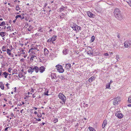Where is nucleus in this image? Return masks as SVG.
Here are the masks:
<instances>
[{
  "instance_id": "4c0bfd02",
  "label": "nucleus",
  "mask_w": 131,
  "mask_h": 131,
  "mask_svg": "<svg viewBox=\"0 0 131 131\" xmlns=\"http://www.w3.org/2000/svg\"><path fill=\"white\" fill-rule=\"evenodd\" d=\"M9 84H8V83H7L6 84V85L7 86V88L6 89H8L9 88Z\"/></svg>"
},
{
  "instance_id": "79ce46f5",
  "label": "nucleus",
  "mask_w": 131,
  "mask_h": 131,
  "mask_svg": "<svg viewBox=\"0 0 131 131\" xmlns=\"http://www.w3.org/2000/svg\"><path fill=\"white\" fill-rule=\"evenodd\" d=\"M83 106L84 107H88V104H85V103H84Z\"/></svg>"
},
{
  "instance_id": "69168bd1",
  "label": "nucleus",
  "mask_w": 131,
  "mask_h": 131,
  "mask_svg": "<svg viewBox=\"0 0 131 131\" xmlns=\"http://www.w3.org/2000/svg\"><path fill=\"white\" fill-rule=\"evenodd\" d=\"M14 89H15V92L16 91V87H15L14 88Z\"/></svg>"
},
{
  "instance_id": "473e14b6",
  "label": "nucleus",
  "mask_w": 131,
  "mask_h": 131,
  "mask_svg": "<svg viewBox=\"0 0 131 131\" xmlns=\"http://www.w3.org/2000/svg\"><path fill=\"white\" fill-rule=\"evenodd\" d=\"M128 101L129 103L131 102V96H129L128 97Z\"/></svg>"
},
{
  "instance_id": "20e7f679",
  "label": "nucleus",
  "mask_w": 131,
  "mask_h": 131,
  "mask_svg": "<svg viewBox=\"0 0 131 131\" xmlns=\"http://www.w3.org/2000/svg\"><path fill=\"white\" fill-rule=\"evenodd\" d=\"M57 69L58 71L60 73H62L64 71V70L63 69L62 66L59 64H58L56 66Z\"/></svg>"
},
{
  "instance_id": "4d7b16f0",
  "label": "nucleus",
  "mask_w": 131,
  "mask_h": 131,
  "mask_svg": "<svg viewBox=\"0 0 131 131\" xmlns=\"http://www.w3.org/2000/svg\"><path fill=\"white\" fill-rule=\"evenodd\" d=\"M41 28H39V29L38 30V31H41Z\"/></svg>"
},
{
  "instance_id": "680f3d73",
  "label": "nucleus",
  "mask_w": 131,
  "mask_h": 131,
  "mask_svg": "<svg viewBox=\"0 0 131 131\" xmlns=\"http://www.w3.org/2000/svg\"><path fill=\"white\" fill-rule=\"evenodd\" d=\"M128 106L129 107H131V104H128Z\"/></svg>"
},
{
  "instance_id": "4be33fe9",
  "label": "nucleus",
  "mask_w": 131,
  "mask_h": 131,
  "mask_svg": "<svg viewBox=\"0 0 131 131\" xmlns=\"http://www.w3.org/2000/svg\"><path fill=\"white\" fill-rule=\"evenodd\" d=\"M56 37L57 36H53V37L52 38H51V39L52 41H55L56 39Z\"/></svg>"
},
{
  "instance_id": "09e8293b",
  "label": "nucleus",
  "mask_w": 131,
  "mask_h": 131,
  "mask_svg": "<svg viewBox=\"0 0 131 131\" xmlns=\"http://www.w3.org/2000/svg\"><path fill=\"white\" fill-rule=\"evenodd\" d=\"M36 121H41V119L40 118H38L36 119Z\"/></svg>"
},
{
  "instance_id": "603ef678",
  "label": "nucleus",
  "mask_w": 131,
  "mask_h": 131,
  "mask_svg": "<svg viewBox=\"0 0 131 131\" xmlns=\"http://www.w3.org/2000/svg\"><path fill=\"white\" fill-rule=\"evenodd\" d=\"M22 105V104H21V103H18V105H17L18 106H21V105Z\"/></svg>"
},
{
  "instance_id": "e433bc0d",
  "label": "nucleus",
  "mask_w": 131,
  "mask_h": 131,
  "mask_svg": "<svg viewBox=\"0 0 131 131\" xmlns=\"http://www.w3.org/2000/svg\"><path fill=\"white\" fill-rule=\"evenodd\" d=\"M58 121V119L57 118H55L53 120V122L54 123H56V122H57Z\"/></svg>"
},
{
  "instance_id": "338daca9",
  "label": "nucleus",
  "mask_w": 131,
  "mask_h": 131,
  "mask_svg": "<svg viewBox=\"0 0 131 131\" xmlns=\"http://www.w3.org/2000/svg\"><path fill=\"white\" fill-rule=\"evenodd\" d=\"M47 3H46L45 4V6H44V7H46L47 6Z\"/></svg>"
},
{
  "instance_id": "5fc2aeb1",
  "label": "nucleus",
  "mask_w": 131,
  "mask_h": 131,
  "mask_svg": "<svg viewBox=\"0 0 131 131\" xmlns=\"http://www.w3.org/2000/svg\"><path fill=\"white\" fill-rule=\"evenodd\" d=\"M34 109L35 110H36L37 109V108L36 107H34L33 110H34Z\"/></svg>"
},
{
  "instance_id": "a18cd8bd",
  "label": "nucleus",
  "mask_w": 131,
  "mask_h": 131,
  "mask_svg": "<svg viewBox=\"0 0 131 131\" xmlns=\"http://www.w3.org/2000/svg\"><path fill=\"white\" fill-rule=\"evenodd\" d=\"M21 15H23V17H20V18H21V19H24V14H21Z\"/></svg>"
},
{
  "instance_id": "9b49d317",
  "label": "nucleus",
  "mask_w": 131,
  "mask_h": 131,
  "mask_svg": "<svg viewBox=\"0 0 131 131\" xmlns=\"http://www.w3.org/2000/svg\"><path fill=\"white\" fill-rule=\"evenodd\" d=\"M77 25L75 24H73V25H71V27L73 29V30H75L77 31Z\"/></svg>"
},
{
  "instance_id": "c9c22d12",
  "label": "nucleus",
  "mask_w": 131,
  "mask_h": 131,
  "mask_svg": "<svg viewBox=\"0 0 131 131\" xmlns=\"http://www.w3.org/2000/svg\"><path fill=\"white\" fill-rule=\"evenodd\" d=\"M21 15H17L15 17L16 18V19H17V18H18V17H21Z\"/></svg>"
},
{
  "instance_id": "2f4dec72",
  "label": "nucleus",
  "mask_w": 131,
  "mask_h": 131,
  "mask_svg": "<svg viewBox=\"0 0 131 131\" xmlns=\"http://www.w3.org/2000/svg\"><path fill=\"white\" fill-rule=\"evenodd\" d=\"M5 25V21L2 22L1 24H0V26H3L4 25Z\"/></svg>"
},
{
  "instance_id": "6e6d98bb",
  "label": "nucleus",
  "mask_w": 131,
  "mask_h": 131,
  "mask_svg": "<svg viewBox=\"0 0 131 131\" xmlns=\"http://www.w3.org/2000/svg\"><path fill=\"white\" fill-rule=\"evenodd\" d=\"M113 82V81L112 80H111L110 81V82L109 83L111 84V83H112Z\"/></svg>"
},
{
  "instance_id": "f257e3e1",
  "label": "nucleus",
  "mask_w": 131,
  "mask_h": 131,
  "mask_svg": "<svg viewBox=\"0 0 131 131\" xmlns=\"http://www.w3.org/2000/svg\"><path fill=\"white\" fill-rule=\"evenodd\" d=\"M114 14L116 18L119 20H122V18L121 13V12L118 8H116L114 10Z\"/></svg>"
},
{
  "instance_id": "393cba45",
  "label": "nucleus",
  "mask_w": 131,
  "mask_h": 131,
  "mask_svg": "<svg viewBox=\"0 0 131 131\" xmlns=\"http://www.w3.org/2000/svg\"><path fill=\"white\" fill-rule=\"evenodd\" d=\"M49 91L47 90H46L44 92V94L45 95H49L48 94Z\"/></svg>"
},
{
  "instance_id": "c756f323",
  "label": "nucleus",
  "mask_w": 131,
  "mask_h": 131,
  "mask_svg": "<svg viewBox=\"0 0 131 131\" xmlns=\"http://www.w3.org/2000/svg\"><path fill=\"white\" fill-rule=\"evenodd\" d=\"M116 117L118 118H121L123 117V115H116Z\"/></svg>"
},
{
  "instance_id": "f03ea898",
  "label": "nucleus",
  "mask_w": 131,
  "mask_h": 131,
  "mask_svg": "<svg viewBox=\"0 0 131 131\" xmlns=\"http://www.w3.org/2000/svg\"><path fill=\"white\" fill-rule=\"evenodd\" d=\"M59 98L61 100L62 102L65 103L66 101V97L63 94L61 93H60L58 95Z\"/></svg>"
},
{
  "instance_id": "a878e982",
  "label": "nucleus",
  "mask_w": 131,
  "mask_h": 131,
  "mask_svg": "<svg viewBox=\"0 0 131 131\" xmlns=\"http://www.w3.org/2000/svg\"><path fill=\"white\" fill-rule=\"evenodd\" d=\"M88 129H89L90 131H95L94 129L92 127H89Z\"/></svg>"
},
{
  "instance_id": "f8f14e48",
  "label": "nucleus",
  "mask_w": 131,
  "mask_h": 131,
  "mask_svg": "<svg viewBox=\"0 0 131 131\" xmlns=\"http://www.w3.org/2000/svg\"><path fill=\"white\" fill-rule=\"evenodd\" d=\"M7 46H4L2 47V50L3 51H7Z\"/></svg>"
},
{
  "instance_id": "de8ad7c7",
  "label": "nucleus",
  "mask_w": 131,
  "mask_h": 131,
  "mask_svg": "<svg viewBox=\"0 0 131 131\" xmlns=\"http://www.w3.org/2000/svg\"><path fill=\"white\" fill-rule=\"evenodd\" d=\"M104 55L105 56H108V54L107 53H104Z\"/></svg>"
},
{
  "instance_id": "6e6552de",
  "label": "nucleus",
  "mask_w": 131,
  "mask_h": 131,
  "mask_svg": "<svg viewBox=\"0 0 131 131\" xmlns=\"http://www.w3.org/2000/svg\"><path fill=\"white\" fill-rule=\"evenodd\" d=\"M34 71L35 70V72L36 73H37L39 71V68L37 66H33Z\"/></svg>"
},
{
  "instance_id": "a211bd4d",
  "label": "nucleus",
  "mask_w": 131,
  "mask_h": 131,
  "mask_svg": "<svg viewBox=\"0 0 131 131\" xmlns=\"http://www.w3.org/2000/svg\"><path fill=\"white\" fill-rule=\"evenodd\" d=\"M107 121L106 120H105L104 121L102 125V127L103 128H104L105 125H106L107 123Z\"/></svg>"
},
{
  "instance_id": "7c9ffc66",
  "label": "nucleus",
  "mask_w": 131,
  "mask_h": 131,
  "mask_svg": "<svg viewBox=\"0 0 131 131\" xmlns=\"http://www.w3.org/2000/svg\"><path fill=\"white\" fill-rule=\"evenodd\" d=\"M116 59L117 61H119V56L118 55H116Z\"/></svg>"
},
{
  "instance_id": "e2e57ef3",
  "label": "nucleus",
  "mask_w": 131,
  "mask_h": 131,
  "mask_svg": "<svg viewBox=\"0 0 131 131\" xmlns=\"http://www.w3.org/2000/svg\"><path fill=\"white\" fill-rule=\"evenodd\" d=\"M117 37L118 38H119L120 37V36L119 35H117Z\"/></svg>"
},
{
  "instance_id": "49530a36",
  "label": "nucleus",
  "mask_w": 131,
  "mask_h": 131,
  "mask_svg": "<svg viewBox=\"0 0 131 131\" xmlns=\"http://www.w3.org/2000/svg\"><path fill=\"white\" fill-rule=\"evenodd\" d=\"M10 28L11 27L10 26H8L6 27L7 29H10V30H11V29H10Z\"/></svg>"
},
{
  "instance_id": "f704fd0d",
  "label": "nucleus",
  "mask_w": 131,
  "mask_h": 131,
  "mask_svg": "<svg viewBox=\"0 0 131 131\" xmlns=\"http://www.w3.org/2000/svg\"><path fill=\"white\" fill-rule=\"evenodd\" d=\"M77 30H81V27H80L79 26H77Z\"/></svg>"
},
{
  "instance_id": "ddd939ff",
  "label": "nucleus",
  "mask_w": 131,
  "mask_h": 131,
  "mask_svg": "<svg viewBox=\"0 0 131 131\" xmlns=\"http://www.w3.org/2000/svg\"><path fill=\"white\" fill-rule=\"evenodd\" d=\"M87 14L88 16L90 17H93L94 15L91 12L89 11L88 12Z\"/></svg>"
},
{
  "instance_id": "72a5a7b5",
  "label": "nucleus",
  "mask_w": 131,
  "mask_h": 131,
  "mask_svg": "<svg viewBox=\"0 0 131 131\" xmlns=\"http://www.w3.org/2000/svg\"><path fill=\"white\" fill-rule=\"evenodd\" d=\"M36 49V48H35V47L34 48H31L30 49L29 51V52H32V50H33L34 49Z\"/></svg>"
},
{
  "instance_id": "c03bdc74",
  "label": "nucleus",
  "mask_w": 131,
  "mask_h": 131,
  "mask_svg": "<svg viewBox=\"0 0 131 131\" xmlns=\"http://www.w3.org/2000/svg\"><path fill=\"white\" fill-rule=\"evenodd\" d=\"M88 53L90 55H92L93 53L91 52H88Z\"/></svg>"
},
{
  "instance_id": "13d9d810",
  "label": "nucleus",
  "mask_w": 131,
  "mask_h": 131,
  "mask_svg": "<svg viewBox=\"0 0 131 131\" xmlns=\"http://www.w3.org/2000/svg\"><path fill=\"white\" fill-rule=\"evenodd\" d=\"M8 128V127H6L5 128V131H6V130H7V129Z\"/></svg>"
},
{
  "instance_id": "37998d69",
  "label": "nucleus",
  "mask_w": 131,
  "mask_h": 131,
  "mask_svg": "<svg viewBox=\"0 0 131 131\" xmlns=\"http://www.w3.org/2000/svg\"><path fill=\"white\" fill-rule=\"evenodd\" d=\"M52 41L51 40V38H49V39H48L47 40V42H50Z\"/></svg>"
},
{
  "instance_id": "dca6fc26",
  "label": "nucleus",
  "mask_w": 131,
  "mask_h": 131,
  "mask_svg": "<svg viewBox=\"0 0 131 131\" xmlns=\"http://www.w3.org/2000/svg\"><path fill=\"white\" fill-rule=\"evenodd\" d=\"M12 50H10L9 49H7V53L9 56H10L11 55V51Z\"/></svg>"
},
{
  "instance_id": "3c124183",
  "label": "nucleus",
  "mask_w": 131,
  "mask_h": 131,
  "mask_svg": "<svg viewBox=\"0 0 131 131\" xmlns=\"http://www.w3.org/2000/svg\"><path fill=\"white\" fill-rule=\"evenodd\" d=\"M31 92H34V89H31Z\"/></svg>"
},
{
  "instance_id": "c85d7f7f",
  "label": "nucleus",
  "mask_w": 131,
  "mask_h": 131,
  "mask_svg": "<svg viewBox=\"0 0 131 131\" xmlns=\"http://www.w3.org/2000/svg\"><path fill=\"white\" fill-rule=\"evenodd\" d=\"M16 9L17 11H18L20 9V7L18 5H17V6L16 7Z\"/></svg>"
},
{
  "instance_id": "412c9836",
  "label": "nucleus",
  "mask_w": 131,
  "mask_h": 131,
  "mask_svg": "<svg viewBox=\"0 0 131 131\" xmlns=\"http://www.w3.org/2000/svg\"><path fill=\"white\" fill-rule=\"evenodd\" d=\"M63 54H67L68 53V51L66 49H65L63 50Z\"/></svg>"
},
{
  "instance_id": "39448f33",
  "label": "nucleus",
  "mask_w": 131,
  "mask_h": 131,
  "mask_svg": "<svg viewBox=\"0 0 131 131\" xmlns=\"http://www.w3.org/2000/svg\"><path fill=\"white\" fill-rule=\"evenodd\" d=\"M124 46L126 47H128L131 46V41H126L125 42Z\"/></svg>"
},
{
  "instance_id": "b1692460",
  "label": "nucleus",
  "mask_w": 131,
  "mask_h": 131,
  "mask_svg": "<svg viewBox=\"0 0 131 131\" xmlns=\"http://www.w3.org/2000/svg\"><path fill=\"white\" fill-rule=\"evenodd\" d=\"M32 28L33 27L31 26L30 25L29 26V28H27V30H28L30 31L32 29Z\"/></svg>"
},
{
  "instance_id": "aec40b11",
  "label": "nucleus",
  "mask_w": 131,
  "mask_h": 131,
  "mask_svg": "<svg viewBox=\"0 0 131 131\" xmlns=\"http://www.w3.org/2000/svg\"><path fill=\"white\" fill-rule=\"evenodd\" d=\"M6 33L4 32H2L0 33V35L2 37L5 36Z\"/></svg>"
},
{
  "instance_id": "ea45409f",
  "label": "nucleus",
  "mask_w": 131,
  "mask_h": 131,
  "mask_svg": "<svg viewBox=\"0 0 131 131\" xmlns=\"http://www.w3.org/2000/svg\"><path fill=\"white\" fill-rule=\"evenodd\" d=\"M24 50L23 49H22L20 51V52L21 53V54H24L25 53L24 52Z\"/></svg>"
},
{
  "instance_id": "bb28decb",
  "label": "nucleus",
  "mask_w": 131,
  "mask_h": 131,
  "mask_svg": "<svg viewBox=\"0 0 131 131\" xmlns=\"http://www.w3.org/2000/svg\"><path fill=\"white\" fill-rule=\"evenodd\" d=\"M110 84H107L106 85V88L107 89H111L110 87Z\"/></svg>"
},
{
  "instance_id": "f3484780",
  "label": "nucleus",
  "mask_w": 131,
  "mask_h": 131,
  "mask_svg": "<svg viewBox=\"0 0 131 131\" xmlns=\"http://www.w3.org/2000/svg\"><path fill=\"white\" fill-rule=\"evenodd\" d=\"M0 87L2 90H4V84L2 82H0Z\"/></svg>"
},
{
  "instance_id": "58836bf2",
  "label": "nucleus",
  "mask_w": 131,
  "mask_h": 131,
  "mask_svg": "<svg viewBox=\"0 0 131 131\" xmlns=\"http://www.w3.org/2000/svg\"><path fill=\"white\" fill-rule=\"evenodd\" d=\"M36 56H35L32 55L31 56V58H30V60H33V58H34L35 57H36Z\"/></svg>"
},
{
  "instance_id": "0e129e2a",
  "label": "nucleus",
  "mask_w": 131,
  "mask_h": 131,
  "mask_svg": "<svg viewBox=\"0 0 131 131\" xmlns=\"http://www.w3.org/2000/svg\"><path fill=\"white\" fill-rule=\"evenodd\" d=\"M3 58V56H1V57H0V58L2 59Z\"/></svg>"
},
{
  "instance_id": "bf43d9fd",
  "label": "nucleus",
  "mask_w": 131,
  "mask_h": 131,
  "mask_svg": "<svg viewBox=\"0 0 131 131\" xmlns=\"http://www.w3.org/2000/svg\"><path fill=\"white\" fill-rule=\"evenodd\" d=\"M63 10V8H60V11H62Z\"/></svg>"
},
{
  "instance_id": "a19ab883",
  "label": "nucleus",
  "mask_w": 131,
  "mask_h": 131,
  "mask_svg": "<svg viewBox=\"0 0 131 131\" xmlns=\"http://www.w3.org/2000/svg\"><path fill=\"white\" fill-rule=\"evenodd\" d=\"M12 70V69L10 68H9L8 69V71L9 72H10Z\"/></svg>"
},
{
  "instance_id": "cd10ccee",
  "label": "nucleus",
  "mask_w": 131,
  "mask_h": 131,
  "mask_svg": "<svg viewBox=\"0 0 131 131\" xmlns=\"http://www.w3.org/2000/svg\"><path fill=\"white\" fill-rule=\"evenodd\" d=\"M95 39V37L94 36H92V37L91 38V42H93L94 40Z\"/></svg>"
},
{
  "instance_id": "4468645a",
  "label": "nucleus",
  "mask_w": 131,
  "mask_h": 131,
  "mask_svg": "<svg viewBox=\"0 0 131 131\" xmlns=\"http://www.w3.org/2000/svg\"><path fill=\"white\" fill-rule=\"evenodd\" d=\"M95 78L94 76H92L89 79V81L90 82H91L95 80Z\"/></svg>"
},
{
  "instance_id": "1a4fd4ad",
  "label": "nucleus",
  "mask_w": 131,
  "mask_h": 131,
  "mask_svg": "<svg viewBox=\"0 0 131 131\" xmlns=\"http://www.w3.org/2000/svg\"><path fill=\"white\" fill-rule=\"evenodd\" d=\"M44 52L45 55L47 56L49 53V51L46 48H45L44 49Z\"/></svg>"
},
{
  "instance_id": "7ed1b4c3",
  "label": "nucleus",
  "mask_w": 131,
  "mask_h": 131,
  "mask_svg": "<svg viewBox=\"0 0 131 131\" xmlns=\"http://www.w3.org/2000/svg\"><path fill=\"white\" fill-rule=\"evenodd\" d=\"M120 97H118L114 99L113 101V104L114 105H118L120 101Z\"/></svg>"
},
{
  "instance_id": "423d86ee",
  "label": "nucleus",
  "mask_w": 131,
  "mask_h": 131,
  "mask_svg": "<svg viewBox=\"0 0 131 131\" xmlns=\"http://www.w3.org/2000/svg\"><path fill=\"white\" fill-rule=\"evenodd\" d=\"M46 68L43 66H42L39 68V71L40 73H42L44 72Z\"/></svg>"
},
{
  "instance_id": "864d4df0",
  "label": "nucleus",
  "mask_w": 131,
  "mask_h": 131,
  "mask_svg": "<svg viewBox=\"0 0 131 131\" xmlns=\"http://www.w3.org/2000/svg\"><path fill=\"white\" fill-rule=\"evenodd\" d=\"M17 19H16V18L13 21V22L14 23H15V22L16 21V20Z\"/></svg>"
},
{
  "instance_id": "2eb2a0df",
  "label": "nucleus",
  "mask_w": 131,
  "mask_h": 131,
  "mask_svg": "<svg viewBox=\"0 0 131 131\" xmlns=\"http://www.w3.org/2000/svg\"><path fill=\"white\" fill-rule=\"evenodd\" d=\"M8 74V73H7L5 72H3V73L2 74V75L3 77L4 76V77L5 78H7V76Z\"/></svg>"
},
{
  "instance_id": "5701e85b",
  "label": "nucleus",
  "mask_w": 131,
  "mask_h": 131,
  "mask_svg": "<svg viewBox=\"0 0 131 131\" xmlns=\"http://www.w3.org/2000/svg\"><path fill=\"white\" fill-rule=\"evenodd\" d=\"M126 2L131 7V0H127Z\"/></svg>"
},
{
  "instance_id": "052dcab7",
  "label": "nucleus",
  "mask_w": 131,
  "mask_h": 131,
  "mask_svg": "<svg viewBox=\"0 0 131 131\" xmlns=\"http://www.w3.org/2000/svg\"><path fill=\"white\" fill-rule=\"evenodd\" d=\"M38 117H41V115H37Z\"/></svg>"
},
{
  "instance_id": "9d476101",
  "label": "nucleus",
  "mask_w": 131,
  "mask_h": 131,
  "mask_svg": "<svg viewBox=\"0 0 131 131\" xmlns=\"http://www.w3.org/2000/svg\"><path fill=\"white\" fill-rule=\"evenodd\" d=\"M71 67V65L70 63H67L66 64L65 68L67 69H69Z\"/></svg>"
},
{
  "instance_id": "8fccbe9b",
  "label": "nucleus",
  "mask_w": 131,
  "mask_h": 131,
  "mask_svg": "<svg viewBox=\"0 0 131 131\" xmlns=\"http://www.w3.org/2000/svg\"><path fill=\"white\" fill-rule=\"evenodd\" d=\"M32 97L33 98H35V97H36V96L35 95V94H33L32 95Z\"/></svg>"
},
{
  "instance_id": "0eeeda50",
  "label": "nucleus",
  "mask_w": 131,
  "mask_h": 131,
  "mask_svg": "<svg viewBox=\"0 0 131 131\" xmlns=\"http://www.w3.org/2000/svg\"><path fill=\"white\" fill-rule=\"evenodd\" d=\"M27 71L28 72L31 74L34 71L33 66H32L29 67Z\"/></svg>"
},
{
  "instance_id": "6ab92c4d",
  "label": "nucleus",
  "mask_w": 131,
  "mask_h": 131,
  "mask_svg": "<svg viewBox=\"0 0 131 131\" xmlns=\"http://www.w3.org/2000/svg\"><path fill=\"white\" fill-rule=\"evenodd\" d=\"M115 115H123L121 113V111L118 110H116Z\"/></svg>"
},
{
  "instance_id": "774afa93",
  "label": "nucleus",
  "mask_w": 131,
  "mask_h": 131,
  "mask_svg": "<svg viewBox=\"0 0 131 131\" xmlns=\"http://www.w3.org/2000/svg\"><path fill=\"white\" fill-rule=\"evenodd\" d=\"M34 113L35 114H36L37 113V112L36 111L34 112Z\"/></svg>"
}]
</instances>
